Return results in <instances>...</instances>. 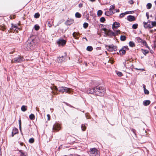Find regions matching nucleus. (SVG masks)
I'll use <instances>...</instances> for the list:
<instances>
[{
    "label": "nucleus",
    "mask_w": 156,
    "mask_h": 156,
    "mask_svg": "<svg viewBox=\"0 0 156 156\" xmlns=\"http://www.w3.org/2000/svg\"><path fill=\"white\" fill-rule=\"evenodd\" d=\"M105 91L104 88L103 87L97 86L94 88H92L88 91V93L93 94L101 96Z\"/></svg>",
    "instance_id": "f257e3e1"
},
{
    "label": "nucleus",
    "mask_w": 156,
    "mask_h": 156,
    "mask_svg": "<svg viewBox=\"0 0 156 156\" xmlns=\"http://www.w3.org/2000/svg\"><path fill=\"white\" fill-rule=\"evenodd\" d=\"M37 39L36 38H34L33 37H30V38L27 41V44L25 45L24 47L26 49L29 50L31 49L37 43Z\"/></svg>",
    "instance_id": "f03ea898"
},
{
    "label": "nucleus",
    "mask_w": 156,
    "mask_h": 156,
    "mask_svg": "<svg viewBox=\"0 0 156 156\" xmlns=\"http://www.w3.org/2000/svg\"><path fill=\"white\" fill-rule=\"evenodd\" d=\"M135 40L136 42L140 45L143 46H145L147 48H149L146 42L144 40H143L139 37H137L135 38Z\"/></svg>",
    "instance_id": "7ed1b4c3"
},
{
    "label": "nucleus",
    "mask_w": 156,
    "mask_h": 156,
    "mask_svg": "<svg viewBox=\"0 0 156 156\" xmlns=\"http://www.w3.org/2000/svg\"><path fill=\"white\" fill-rule=\"evenodd\" d=\"M55 89L57 91H58L62 93H63L64 92H66L67 93H70L72 89L68 87H59L58 88L56 87H55Z\"/></svg>",
    "instance_id": "20e7f679"
},
{
    "label": "nucleus",
    "mask_w": 156,
    "mask_h": 156,
    "mask_svg": "<svg viewBox=\"0 0 156 156\" xmlns=\"http://www.w3.org/2000/svg\"><path fill=\"white\" fill-rule=\"evenodd\" d=\"M102 34L104 36H115L116 33L111 30H101Z\"/></svg>",
    "instance_id": "39448f33"
},
{
    "label": "nucleus",
    "mask_w": 156,
    "mask_h": 156,
    "mask_svg": "<svg viewBox=\"0 0 156 156\" xmlns=\"http://www.w3.org/2000/svg\"><path fill=\"white\" fill-rule=\"evenodd\" d=\"M24 60V58L23 57L18 56L17 57L14 58L11 61L12 63H20Z\"/></svg>",
    "instance_id": "423d86ee"
},
{
    "label": "nucleus",
    "mask_w": 156,
    "mask_h": 156,
    "mask_svg": "<svg viewBox=\"0 0 156 156\" xmlns=\"http://www.w3.org/2000/svg\"><path fill=\"white\" fill-rule=\"evenodd\" d=\"M90 156H99L98 151L95 148L90 149Z\"/></svg>",
    "instance_id": "0eeeda50"
},
{
    "label": "nucleus",
    "mask_w": 156,
    "mask_h": 156,
    "mask_svg": "<svg viewBox=\"0 0 156 156\" xmlns=\"http://www.w3.org/2000/svg\"><path fill=\"white\" fill-rule=\"evenodd\" d=\"M66 57V55L64 56H62L61 57H58L57 59V61L58 64H56L57 65H59L62 63L64 60H65Z\"/></svg>",
    "instance_id": "6e6552de"
},
{
    "label": "nucleus",
    "mask_w": 156,
    "mask_h": 156,
    "mask_svg": "<svg viewBox=\"0 0 156 156\" xmlns=\"http://www.w3.org/2000/svg\"><path fill=\"white\" fill-rule=\"evenodd\" d=\"M106 49L107 50L110 51H116L117 50V47L113 45L106 46Z\"/></svg>",
    "instance_id": "1a4fd4ad"
},
{
    "label": "nucleus",
    "mask_w": 156,
    "mask_h": 156,
    "mask_svg": "<svg viewBox=\"0 0 156 156\" xmlns=\"http://www.w3.org/2000/svg\"><path fill=\"white\" fill-rule=\"evenodd\" d=\"M61 129L60 125L57 123H55L53 126V131H58Z\"/></svg>",
    "instance_id": "9d476101"
},
{
    "label": "nucleus",
    "mask_w": 156,
    "mask_h": 156,
    "mask_svg": "<svg viewBox=\"0 0 156 156\" xmlns=\"http://www.w3.org/2000/svg\"><path fill=\"white\" fill-rule=\"evenodd\" d=\"M57 43L59 46H63L65 45L66 41L64 40L61 39L58 40Z\"/></svg>",
    "instance_id": "9b49d317"
},
{
    "label": "nucleus",
    "mask_w": 156,
    "mask_h": 156,
    "mask_svg": "<svg viewBox=\"0 0 156 156\" xmlns=\"http://www.w3.org/2000/svg\"><path fill=\"white\" fill-rule=\"evenodd\" d=\"M120 26V24L117 22H115L112 25V28L113 29H117Z\"/></svg>",
    "instance_id": "f8f14e48"
},
{
    "label": "nucleus",
    "mask_w": 156,
    "mask_h": 156,
    "mask_svg": "<svg viewBox=\"0 0 156 156\" xmlns=\"http://www.w3.org/2000/svg\"><path fill=\"white\" fill-rule=\"evenodd\" d=\"M144 26L145 28H151V22H144L143 23Z\"/></svg>",
    "instance_id": "ddd939ff"
},
{
    "label": "nucleus",
    "mask_w": 156,
    "mask_h": 156,
    "mask_svg": "<svg viewBox=\"0 0 156 156\" xmlns=\"http://www.w3.org/2000/svg\"><path fill=\"white\" fill-rule=\"evenodd\" d=\"M74 22L73 19L68 18L67 21L65 22V24L67 26L70 25Z\"/></svg>",
    "instance_id": "4468645a"
},
{
    "label": "nucleus",
    "mask_w": 156,
    "mask_h": 156,
    "mask_svg": "<svg viewBox=\"0 0 156 156\" xmlns=\"http://www.w3.org/2000/svg\"><path fill=\"white\" fill-rule=\"evenodd\" d=\"M128 48L127 47L124 46L119 50V53L123 55L126 53V50L128 49Z\"/></svg>",
    "instance_id": "2eb2a0df"
},
{
    "label": "nucleus",
    "mask_w": 156,
    "mask_h": 156,
    "mask_svg": "<svg viewBox=\"0 0 156 156\" xmlns=\"http://www.w3.org/2000/svg\"><path fill=\"white\" fill-rule=\"evenodd\" d=\"M127 20L129 21H132L135 20V18L134 16L129 15L127 17Z\"/></svg>",
    "instance_id": "dca6fc26"
},
{
    "label": "nucleus",
    "mask_w": 156,
    "mask_h": 156,
    "mask_svg": "<svg viewBox=\"0 0 156 156\" xmlns=\"http://www.w3.org/2000/svg\"><path fill=\"white\" fill-rule=\"evenodd\" d=\"M18 133V129L16 128H14L13 129L12 132V136L13 137L14 135L16 134V133Z\"/></svg>",
    "instance_id": "f3484780"
},
{
    "label": "nucleus",
    "mask_w": 156,
    "mask_h": 156,
    "mask_svg": "<svg viewBox=\"0 0 156 156\" xmlns=\"http://www.w3.org/2000/svg\"><path fill=\"white\" fill-rule=\"evenodd\" d=\"M115 6L114 5H111L110 6V8L109 9V11L110 12V13L113 14L115 13V12H113L112 10V9H115Z\"/></svg>",
    "instance_id": "a211bd4d"
},
{
    "label": "nucleus",
    "mask_w": 156,
    "mask_h": 156,
    "mask_svg": "<svg viewBox=\"0 0 156 156\" xmlns=\"http://www.w3.org/2000/svg\"><path fill=\"white\" fill-rule=\"evenodd\" d=\"M13 28L17 29H20V28H18L17 24H12V26L9 29H12Z\"/></svg>",
    "instance_id": "6ab92c4d"
},
{
    "label": "nucleus",
    "mask_w": 156,
    "mask_h": 156,
    "mask_svg": "<svg viewBox=\"0 0 156 156\" xmlns=\"http://www.w3.org/2000/svg\"><path fill=\"white\" fill-rule=\"evenodd\" d=\"M150 103V101L148 100H145L143 102V104L145 106H147L149 105Z\"/></svg>",
    "instance_id": "aec40b11"
},
{
    "label": "nucleus",
    "mask_w": 156,
    "mask_h": 156,
    "mask_svg": "<svg viewBox=\"0 0 156 156\" xmlns=\"http://www.w3.org/2000/svg\"><path fill=\"white\" fill-rule=\"evenodd\" d=\"M79 34L77 32H74L73 34V36L75 38V39H77L79 38L78 36V34Z\"/></svg>",
    "instance_id": "412c9836"
},
{
    "label": "nucleus",
    "mask_w": 156,
    "mask_h": 156,
    "mask_svg": "<svg viewBox=\"0 0 156 156\" xmlns=\"http://www.w3.org/2000/svg\"><path fill=\"white\" fill-rule=\"evenodd\" d=\"M21 110L23 112H25L27 110V106L25 105H23L21 108Z\"/></svg>",
    "instance_id": "4be33fe9"
},
{
    "label": "nucleus",
    "mask_w": 156,
    "mask_h": 156,
    "mask_svg": "<svg viewBox=\"0 0 156 156\" xmlns=\"http://www.w3.org/2000/svg\"><path fill=\"white\" fill-rule=\"evenodd\" d=\"M151 28L154 26H156V22L155 21H152L151 22Z\"/></svg>",
    "instance_id": "5701e85b"
},
{
    "label": "nucleus",
    "mask_w": 156,
    "mask_h": 156,
    "mask_svg": "<svg viewBox=\"0 0 156 156\" xmlns=\"http://www.w3.org/2000/svg\"><path fill=\"white\" fill-rule=\"evenodd\" d=\"M102 11L101 10H99L98 11L97 16H100L102 14Z\"/></svg>",
    "instance_id": "b1692460"
},
{
    "label": "nucleus",
    "mask_w": 156,
    "mask_h": 156,
    "mask_svg": "<svg viewBox=\"0 0 156 156\" xmlns=\"http://www.w3.org/2000/svg\"><path fill=\"white\" fill-rule=\"evenodd\" d=\"M75 16L76 17L78 18H80L81 17V15L78 12H76L75 14Z\"/></svg>",
    "instance_id": "393cba45"
},
{
    "label": "nucleus",
    "mask_w": 156,
    "mask_h": 156,
    "mask_svg": "<svg viewBox=\"0 0 156 156\" xmlns=\"http://www.w3.org/2000/svg\"><path fill=\"white\" fill-rule=\"evenodd\" d=\"M129 45L131 47H133L135 46V43L133 41H130L129 43Z\"/></svg>",
    "instance_id": "a878e982"
},
{
    "label": "nucleus",
    "mask_w": 156,
    "mask_h": 156,
    "mask_svg": "<svg viewBox=\"0 0 156 156\" xmlns=\"http://www.w3.org/2000/svg\"><path fill=\"white\" fill-rule=\"evenodd\" d=\"M152 6V4L150 3H148L147 5V9H150Z\"/></svg>",
    "instance_id": "bb28decb"
},
{
    "label": "nucleus",
    "mask_w": 156,
    "mask_h": 156,
    "mask_svg": "<svg viewBox=\"0 0 156 156\" xmlns=\"http://www.w3.org/2000/svg\"><path fill=\"white\" fill-rule=\"evenodd\" d=\"M40 16V15L39 13L38 12H37L35 14L34 16V18H38Z\"/></svg>",
    "instance_id": "cd10ccee"
},
{
    "label": "nucleus",
    "mask_w": 156,
    "mask_h": 156,
    "mask_svg": "<svg viewBox=\"0 0 156 156\" xmlns=\"http://www.w3.org/2000/svg\"><path fill=\"white\" fill-rule=\"evenodd\" d=\"M138 26V25L137 23L134 24L132 25V28L134 29H136L137 28Z\"/></svg>",
    "instance_id": "c85d7f7f"
},
{
    "label": "nucleus",
    "mask_w": 156,
    "mask_h": 156,
    "mask_svg": "<svg viewBox=\"0 0 156 156\" xmlns=\"http://www.w3.org/2000/svg\"><path fill=\"white\" fill-rule=\"evenodd\" d=\"M126 37L124 36L121 35L120 36V40L122 41H125L126 39Z\"/></svg>",
    "instance_id": "c756f323"
},
{
    "label": "nucleus",
    "mask_w": 156,
    "mask_h": 156,
    "mask_svg": "<svg viewBox=\"0 0 156 156\" xmlns=\"http://www.w3.org/2000/svg\"><path fill=\"white\" fill-rule=\"evenodd\" d=\"M87 50L89 51H91L93 50V48L91 46H88L87 48Z\"/></svg>",
    "instance_id": "7c9ffc66"
},
{
    "label": "nucleus",
    "mask_w": 156,
    "mask_h": 156,
    "mask_svg": "<svg viewBox=\"0 0 156 156\" xmlns=\"http://www.w3.org/2000/svg\"><path fill=\"white\" fill-rule=\"evenodd\" d=\"M29 118L31 120L34 119L35 118V116L33 114H31L29 116Z\"/></svg>",
    "instance_id": "2f4dec72"
},
{
    "label": "nucleus",
    "mask_w": 156,
    "mask_h": 156,
    "mask_svg": "<svg viewBox=\"0 0 156 156\" xmlns=\"http://www.w3.org/2000/svg\"><path fill=\"white\" fill-rule=\"evenodd\" d=\"M142 51L143 53L145 55H146V54L148 53L149 52L147 50L142 49Z\"/></svg>",
    "instance_id": "473e14b6"
},
{
    "label": "nucleus",
    "mask_w": 156,
    "mask_h": 156,
    "mask_svg": "<svg viewBox=\"0 0 156 156\" xmlns=\"http://www.w3.org/2000/svg\"><path fill=\"white\" fill-rule=\"evenodd\" d=\"M88 25V24L87 23H84L83 24V27L85 29H86L87 28Z\"/></svg>",
    "instance_id": "72a5a7b5"
},
{
    "label": "nucleus",
    "mask_w": 156,
    "mask_h": 156,
    "mask_svg": "<svg viewBox=\"0 0 156 156\" xmlns=\"http://www.w3.org/2000/svg\"><path fill=\"white\" fill-rule=\"evenodd\" d=\"M105 20V18L103 17H102L100 19V21L101 22L103 23Z\"/></svg>",
    "instance_id": "f704fd0d"
},
{
    "label": "nucleus",
    "mask_w": 156,
    "mask_h": 156,
    "mask_svg": "<svg viewBox=\"0 0 156 156\" xmlns=\"http://www.w3.org/2000/svg\"><path fill=\"white\" fill-rule=\"evenodd\" d=\"M106 28H104L102 29H108L107 28H111V27H112V26L111 25H107L106 26Z\"/></svg>",
    "instance_id": "c9c22d12"
},
{
    "label": "nucleus",
    "mask_w": 156,
    "mask_h": 156,
    "mask_svg": "<svg viewBox=\"0 0 156 156\" xmlns=\"http://www.w3.org/2000/svg\"><path fill=\"white\" fill-rule=\"evenodd\" d=\"M34 29H39L40 28V27L38 24L35 25L34 27Z\"/></svg>",
    "instance_id": "e433bc0d"
},
{
    "label": "nucleus",
    "mask_w": 156,
    "mask_h": 156,
    "mask_svg": "<svg viewBox=\"0 0 156 156\" xmlns=\"http://www.w3.org/2000/svg\"><path fill=\"white\" fill-rule=\"evenodd\" d=\"M29 143H32L34 142V139L33 138H30L29 140Z\"/></svg>",
    "instance_id": "4c0bfd02"
},
{
    "label": "nucleus",
    "mask_w": 156,
    "mask_h": 156,
    "mask_svg": "<svg viewBox=\"0 0 156 156\" xmlns=\"http://www.w3.org/2000/svg\"><path fill=\"white\" fill-rule=\"evenodd\" d=\"M144 93L145 94H149V92L146 89L144 90Z\"/></svg>",
    "instance_id": "58836bf2"
},
{
    "label": "nucleus",
    "mask_w": 156,
    "mask_h": 156,
    "mask_svg": "<svg viewBox=\"0 0 156 156\" xmlns=\"http://www.w3.org/2000/svg\"><path fill=\"white\" fill-rule=\"evenodd\" d=\"M111 14H112V13H110V12L109 11L107 12H105V15L107 16H108Z\"/></svg>",
    "instance_id": "ea45409f"
},
{
    "label": "nucleus",
    "mask_w": 156,
    "mask_h": 156,
    "mask_svg": "<svg viewBox=\"0 0 156 156\" xmlns=\"http://www.w3.org/2000/svg\"><path fill=\"white\" fill-rule=\"evenodd\" d=\"M81 128L82 129L83 131H84L86 129V127L85 126H83V125H82L81 126Z\"/></svg>",
    "instance_id": "a19ab883"
},
{
    "label": "nucleus",
    "mask_w": 156,
    "mask_h": 156,
    "mask_svg": "<svg viewBox=\"0 0 156 156\" xmlns=\"http://www.w3.org/2000/svg\"><path fill=\"white\" fill-rule=\"evenodd\" d=\"M117 75L119 76H122V73L121 72H118L117 73Z\"/></svg>",
    "instance_id": "79ce46f5"
},
{
    "label": "nucleus",
    "mask_w": 156,
    "mask_h": 156,
    "mask_svg": "<svg viewBox=\"0 0 156 156\" xmlns=\"http://www.w3.org/2000/svg\"><path fill=\"white\" fill-rule=\"evenodd\" d=\"M125 14L124 13H121L120 15V16H119L121 17V18H122V17H123L125 15Z\"/></svg>",
    "instance_id": "37998d69"
},
{
    "label": "nucleus",
    "mask_w": 156,
    "mask_h": 156,
    "mask_svg": "<svg viewBox=\"0 0 156 156\" xmlns=\"http://www.w3.org/2000/svg\"><path fill=\"white\" fill-rule=\"evenodd\" d=\"M129 3L130 4L132 5L133 4L134 2L133 0H130L128 1Z\"/></svg>",
    "instance_id": "c03bdc74"
},
{
    "label": "nucleus",
    "mask_w": 156,
    "mask_h": 156,
    "mask_svg": "<svg viewBox=\"0 0 156 156\" xmlns=\"http://www.w3.org/2000/svg\"><path fill=\"white\" fill-rule=\"evenodd\" d=\"M47 25H48V26L49 27L51 26V25H52L51 23L49 21L48 22Z\"/></svg>",
    "instance_id": "a18cd8bd"
},
{
    "label": "nucleus",
    "mask_w": 156,
    "mask_h": 156,
    "mask_svg": "<svg viewBox=\"0 0 156 156\" xmlns=\"http://www.w3.org/2000/svg\"><path fill=\"white\" fill-rule=\"evenodd\" d=\"M47 116L48 117V120H49L50 118V116L49 114H48L47 115Z\"/></svg>",
    "instance_id": "49530a36"
},
{
    "label": "nucleus",
    "mask_w": 156,
    "mask_h": 156,
    "mask_svg": "<svg viewBox=\"0 0 156 156\" xmlns=\"http://www.w3.org/2000/svg\"><path fill=\"white\" fill-rule=\"evenodd\" d=\"M134 69H136V70H142V71H144V69H138V68H134Z\"/></svg>",
    "instance_id": "de8ad7c7"
},
{
    "label": "nucleus",
    "mask_w": 156,
    "mask_h": 156,
    "mask_svg": "<svg viewBox=\"0 0 156 156\" xmlns=\"http://www.w3.org/2000/svg\"><path fill=\"white\" fill-rule=\"evenodd\" d=\"M82 5H83V4L81 3H79L78 5V6H79V7L80 8L82 6Z\"/></svg>",
    "instance_id": "09e8293b"
},
{
    "label": "nucleus",
    "mask_w": 156,
    "mask_h": 156,
    "mask_svg": "<svg viewBox=\"0 0 156 156\" xmlns=\"http://www.w3.org/2000/svg\"><path fill=\"white\" fill-rule=\"evenodd\" d=\"M146 16L147 17V19H148L149 18V16L148 12H147L146 13Z\"/></svg>",
    "instance_id": "8fccbe9b"
},
{
    "label": "nucleus",
    "mask_w": 156,
    "mask_h": 156,
    "mask_svg": "<svg viewBox=\"0 0 156 156\" xmlns=\"http://www.w3.org/2000/svg\"><path fill=\"white\" fill-rule=\"evenodd\" d=\"M129 14H132V13H134V11H129Z\"/></svg>",
    "instance_id": "3c124183"
},
{
    "label": "nucleus",
    "mask_w": 156,
    "mask_h": 156,
    "mask_svg": "<svg viewBox=\"0 0 156 156\" xmlns=\"http://www.w3.org/2000/svg\"><path fill=\"white\" fill-rule=\"evenodd\" d=\"M19 125H21V120L20 119L19 120Z\"/></svg>",
    "instance_id": "603ef678"
},
{
    "label": "nucleus",
    "mask_w": 156,
    "mask_h": 156,
    "mask_svg": "<svg viewBox=\"0 0 156 156\" xmlns=\"http://www.w3.org/2000/svg\"><path fill=\"white\" fill-rule=\"evenodd\" d=\"M114 10L115 11L114 12H119V9H114Z\"/></svg>",
    "instance_id": "864d4df0"
},
{
    "label": "nucleus",
    "mask_w": 156,
    "mask_h": 156,
    "mask_svg": "<svg viewBox=\"0 0 156 156\" xmlns=\"http://www.w3.org/2000/svg\"><path fill=\"white\" fill-rule=\"evenodd\" d=\"M124 13L125 15L126 14H129V11H126V12H125Z\"/></svg>",
    "instance_id": "5fc2aeb1"
},
{
    "label": "nucleus",
    "mask_w": 156,
    "mask_h": 156,
    "mask_svg": "<svg viewBox=\"0 0 156 156\" xmlns=\"http://www.w3.org/2000/svg\"><path fill=\"white\" fill-rule=\"evenodd\" d=\"M143 88L144 89V90L146 89L145 88V87H146L145 85L144 84H143Z\"/></svg>",
    "instance_id": "6e6d98bb"
},
{
    "label": "nucleus",
    "mask_w": 156,
    "mask_h": 156,
    "mask_svg": "<svg viewBox=\"0 0 156 156\" xmlns=\"http://www.w3.org/2000/svg\"><path fill=\"white\" fill-rule=\"evenodd\" d=\"M19 128H20V131H21V125H19Z\"/></svg>",
    "instance_id": "4d7b16f0"
},
{
    "label": "nucleus",
    "mask_w": 156,
    "mask_h": 156,
    "mask_svg": "<svg viewBox=\"0 0 156 156\" xmlns=\"http://www.w3.org/2000/svg\"><path fill=\"white\" fill-rule=\"evenodd\" d=\"M108 62H110V63H111L112 64V63H113L112 61H111V60H109Z\"/></svg>",
    "instance_id": "13d9d810"
},
{
    "label": "nucleus",
    "mask_w": 156,
    "mask_h": 156,
    "mask_svg": "<svg viewBox=\"0 0 156 156\" xmlns=\"http://www.w3.org/2000/svg\"><path fill=\"white\" fill-rule=\"evenodd\" d=\"M21 154H22L23 155H24L25 156H26V155H25V154L23 153H21Z\"/></svg>",
    "instance_id": "bf43d9fd"
},
{
    "label": "nucleus",
    "mask_w": 156,
    "mask_h": 156,
    "mask_svg": "<svg viewBox=\"0 0 156 156\" xmlns=\"http://www.w3.org/2000/svg\"><path fill=\"white\" fill-rule=\"evenodd\" d=\"M126 61H125V62H126ZM124 66H125V67H126V62H124Z\"/></svg>",
    "instance_id": "052dcab7"
},
{
    "label": "nucleus",
    "mask_w": 156,
    "mask_h": 156,
    "mask_svg": "<svg viewBox=\"0 0 156 156\" xmlns=\"http://www.w3.org/2000/svg\"><path fill=\"white\" fill-rule=\"evenodd\" d=\"M89 0L92 2H93L95 1V0Z\"/></svg>",
    "instance_id": "680f3d73"
},
{
    "label": "nucleus",
    "mask_w": 156,
    "mask_h": 156,
    "mask_svg": "<svg viewBox=\"0 0 156 156\" xmlns=\"http://www.w3.org/2000/svg\"><path fill=\"white\" fill-rule=\"evenodd\" d=\"M141 34V31L140 30L139 31V34Z\"/></svg>",
    "instance_id": "e2e57ef3"
},
{
    "label": "nucleus",
    "mask_w": 156,
    "mask_h": 156,
    "mask_svg": "<svg viewBox=\"0 0 156 156\" xmlns=\"http://www.w3.org/2000/svg\"><path fill=\"white\" fill-rule=\"evenodd\" d=\"M83 38L86 39V41H87V38H86V37H83Z\"/></svg>",
    "instance_id": "0e129e2a"
},
{
    "label": "nucleus",
    "mask_w": 156,
    "mask_h": 156,
    "mask_svg": "<svg viewBox=\"0 0 156 156\" xmlns=\"http://www.w3.org/2000/svg\"><path fill=\"white\" fill-rule=\"evenodd\" d=\"M154 3L155 4V5H156V1H155L154 2Z\"/></svg>",
    "instance_id": "69168bd1"
},
{
    "label": "nucleus",
    "mask_w": 156,
    "mask_h": 156,
    "mask_svg": "<svg viewBox=\"0 0 156 156\" xmlns=\"http://www.w3.org/2000/svg\"><path fill=\"white\" fill-rule=\"evenodd\" d=\"M20 144H21V145H23V143H20Z\"/></svg>",
    "instance_id": "338daca9"
},
{
    "label": "nucleus",
    "mask_w": 156,
    "mask_h": 156,
    "mask_svg": "<svg viewBox=\"0 0 156 156\" xmlns=\"http://www.w3.org/2000/svg\"><path fill=\"white\" fill-rule=\"evenodd\" d=\"M155 76L156 77V74L155 75Z\"/></svg>",
    "instance_id": "774afa93"
}]
</instances>
